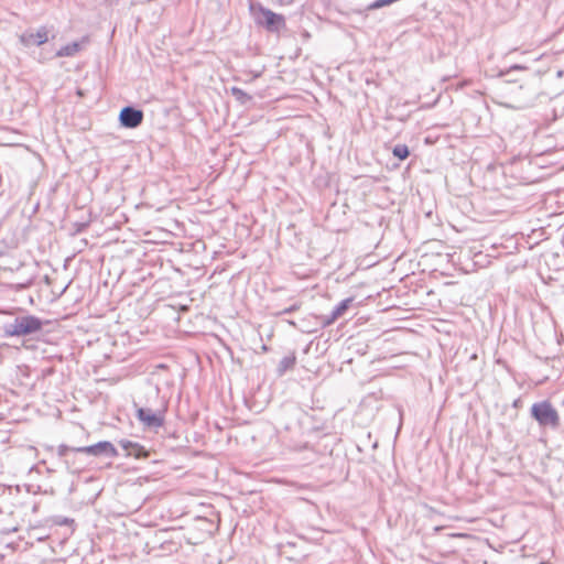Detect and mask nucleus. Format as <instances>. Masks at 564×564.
<instances>
[{"label":"nucleus","instance_id":"f257e3e1","mask_svg":"<svg viewBox=\"0 0 564 564\" xmlns=\"http://www.w3.org/2000/svg\"><path fill=\"white\" fill-rule=\"evenodd\" d=\"M541 94L542 77L538 73L530 72L520 85L510 87V102L506 104V106L517 110L531 108L535 105Z\"/></svg>","mask_w":564,"mask_h":564},{"label":"nucleus","instance_id":"f03ea898","mask_svg":"<svg viewBox=\"0 0 564 564\" xmlns=\"http://www.w3.org/2000/svg\"><path fill=\"white\" fill-rule=\"evenodd\" d=\"M133 408L135 410V417L144 429L156 431L164 425L167 410L164 401L158 406L140 405L138 402H133Z\"/></svg>","mask_w":564,"mask_h":564},{"label":"nucleus","instance_id":"7ed1b4c3","mask_svg":"<svg viewBox=\"0 0 564 564\" xmlns=\"http://www.w3.org/2000/svg\"><path fill=\"white\" fill-rule=\"evenodd\" d=\"M249 10L256 23L269 32H279L285 28V19L282 14L273 12L259 2H250Z\"/></svg>","mask_w":564,"mask_h":564},{"label":"nucleus","instance_id":"20e7f679","mask_svg":"<svg viewBox=\"0 0 564 564\" xmlns=\"http://www.w3.org/2000/svg\"><path fill=\"white\" fill-rule=\"evenodd\" d=\"M73 453H82L90 456H107V457H116L118 456V451L112 445V443L108 441L98 442L97 444L90 446L83 447H70L67 445H59L57 448V455L59 458H63L66 464L69 463L68 454Z\"/></svg>","mask_w":564,"mask_h":564},{"label":"nucleus","instance_id":"39448f33","mask_svg":"<svg viewBox=\"0 0 564 564\" xmlns=\"http://www.w3.org/2000/svg\"><path fill=\"white\" fill-rule=\"evenodd\" d=\"M43 322L34 315H23L14 318L12 323L4 325V334L9 337L28 336L40 332Z\"/></svg>","mask_w":564,"mask_h":564},{"label":"nucleus","instance_id":"423d86ee","mask_svg":"<svg viewBox=\"0 0 564 564\" xmlns=\"http://www.w3.org/2000/svg\"><path fill=\"white\" fill-rule=\"evenodd\" d=\"M530 414L541 427L557 430L561 425L560 414L550 401L532 404Z\"/></svg>","mask_w":564,"mask_h":564},{"label":"nucleus","instance_id":"0eeeda50","mask_svg":"<svg viewBox=\"0 0 564 564\" xmlns=\"http://www.w3.org/2000/svg\"><path fill=\"white\" fill-rule=\"evenodd\" d=\"M144 113L141 109L133 106H126L120 110L119 122L121 127L127 129H135L142 124Z\"/></svg>","mask_w":564,"mask_h":564},{"label":"nucleus","instance_id":"6e6552de","mask_svg":"<svg viewBox=\"0 0 564 564\" xmlns=\"http://www.w3.org/2000/svg\"><path fill=\"white\" fill-rule=\"evenodd\" d=\"M354 302L352 297H347L343 300L330 313V315H324L321 316V323L323 327H328L332 324H334L338 318L345 315V313L349 310L351 306V303Z\"/></svg>","mask_w":564,"mask_h":564},{"label":"nucleus","instance_id":"1a4fd4ad","mask_svg":"<svg viewBox=\"0 0 564 564\" xmlns=\"http://www.w3.org/2000/svg\"><path fill=\"white\" fill-rule=\"evenodd\" d=\"M20 40L25 46H40L47 42V30L43 26L40 28L36 32H25L21 35Z\"/></svg>","mask_w":564,"mask_h":564},{"label":"nucleus","instance_id":"9d476101","mask_svg":"<svg viewBox=\"0 0 564 564\" xmlns=\"http://www.w3.org/2000/svg\"><path fill=\"white\" fill-rule=\"evenodd\" d=\"M119 445L126 451L128 456H133L135 458H148L150 453L142 445L128 441L121 440L119 441Z\"/></svg>","mask_w":564,"mask_h":564},{"label":"nucleus","instance_id":"9b49d317","mask_svg":"<svg viewBox=\"0 0 564 564\" xmlns=\"http://www.w3.org/2000/svg\"><path fill=\"white\" fill-rule=\"evenodd\" d=\"M296 364L295 352H292L281 359L278 365L276 372L279 376H283L286 371L294 368Z\"/></svg>","mask_w":564,"mask_h":564},{"label":"nucleus","instance_id":"f8f14e48","mask_svg":"<svg viewBox=\"0 0 564 564\" xmlns=\"http://www.w3.org/2000/svg\"><path fill=\"white\" fill-rule=\"evenodd\" d=\"M80 48H82V43L73 42V43H69V44L61 47L56 52V56L57 57L74 56L75 54H77L80 51Z\"/></svg>","mask_w":564,"mask_h":564},{"label":"nucleus","instance_id":"ddd939ff","mask_svg":"<svg viewBox=\"0 0 564 564\" xmlns=\"http://www.w3.org/2000/svg\"><path fill=\"white\" fill-rule=\"evenodd\" d=\"M392 153L395 158L403 161L409 158L410 150H409L408 145H405V144H397V145H394Z\"/></svg>","mask_w":564,"mask_h":564},{"label":"nucleus","instance_id":"4468645a","mask_svg":"<svg viewBox=\"0 0 564 564\" xmlns=\"http://www.w3.org/2000/svg\"><path fill=\"white\" fill-rule=\"evenodd\" d=\"M231 95L236 97L237 100H239L241 104H245L251 99V97L245 93L242 89L238 87L231 88Z\"/></svg>","mask_w":564,"mask_h":564},{"label":"nucleus","instance_id":"2eb2a0df","mask_svg":"<svg viewBox=\"0 0 564 564\" xmlns=\"http://www.w3.org/2000/svg\"><path fill=\"white\" fill-rule=\"evenodd\" d=\"M518 70H520V72H525L527 69H525L524 67L520 66V65H514V66H512L510 69H508V70L505 73V75H509V74H511L512 72H518Z\"/></svg>","mask_w":564,"mask_h":564},{"label":"nucleus","instance_id":"dca6fc26","mask_svg":"<svg viewBox=\"0 0 564 564\" xmlns=\"http://www.w3.org/2000/svg\"><path fill=\"white\" fill-rule=\"evenodd\" d=\"M299 308V305L297 304H294L285 310H283L280 314H291L293 313L294 311H296Z\"/></svg>","mask_w":564,"mask_h":564},{"label":"nucleus","instance_id":"f3484780","mask_svg":"<svg viewBox=\"0 0 564 564\" xmlns=\"http://www.w3.org/2000/svg\"><path fill=\"white\" fill-rule=\"evenodd\" d=\"M74 520H69L67 518H65L63 521H59L58 523L59 524H68L69 522H73Z\"/></svg>","mask_w":564,"mask_h":564},{"label":"nucleus","instance_id":"a211bd4d","mask_svg":"<svg viewBox=\"0 0 564 564\" xmlns=\"http://www.w3.org/2000/svg\"><path fill=\"white\" fill-rule=\"evenodd\" d=\"M261 349H262L263 351H268V347H267L265 345H262Z\"/></svg>","mask_w":564,"mask_h":564},{"label":"nucleus","instance_id":"6ab92c4d","mask_svg":"<svg viewBox=\"0 0 564 564\" xmlns=\"http://www.w3.org/2000/svg\"><path fill=\"white\" fill-rule=\"evenodd\" d=\"M154 398L158 400L159 399V391H155L154 392Z\"/></svg>","mask_w":564,"mask_h":564}]
</instances>
